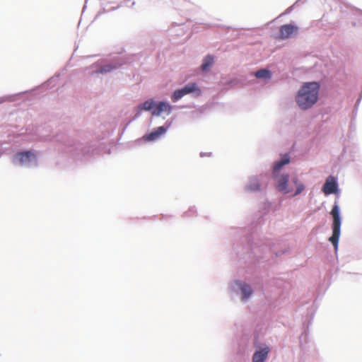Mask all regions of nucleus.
Here are the masks:
<instances>
[{"instance_id": "nucleus-1", "label": "nucleus", "mask_w": 362, "mask_h": 362, "mask_svg": "<svg viewBox=\"0 0 362 362\" xmlns=\"http://www.w3.org/2000/svg\"><path fill=\"white\" fill-rule=\"evenodd\" d=\"M320 84L317 82L305 83L298 91L296 101L302 110L313 107L318 99Z\"/></svg>"}, {"instance_id": "nucleus-2", "label": "nucleus", "mask_w": 362, "mask_h": 362, "mask_svg": "<svg viewBox=\"0 0 362 362\" xmlns=\"http://www.w3.org/2000/svg\"><path fill=\"white\" fill-rule=\"evenodd\" d=\"M290 160L287 156H285L281 158V160L277 162L274 166V174L275 179L276 180V189L283 192L285 194L290 193L293 191L291 187L288 186V174H282L277 175L276 173L280 170V169L285 165L289 163Z\"/></svg>"}, {"instance_id": "nucleus-3", "label": "nucleus", "mask_w": 362, "mask_h": 362, "mask_svg": "<svg viewBox=\"0 0 362 362\" xmlns=\"http://www.w3.org/2000/svg\"><path fill=\"white\" fill-rule=\"evenodd\" d=\"M331 215L333 218L332 223V235L329 240L337 248L338 242L340 236L341 218L339 216V209L338 204L335 203L331 211Z\"/></svg>"}, {"instance_id": "nucleus-4", "label": "nucleus", "mask_w": 362, "mask_h": 362, "mask_svg": "<svg viewBox=\"0 0 362 362\" xmlns=\"http://www.w3.org/2000/svg\"><path fill=\"white\" fill-rule=\"evenodd\" d=\"M298 28L294 25L285 24L279 28L278 40H286L297 34Z\"/></svg>"}, {"instance_id": "nucleus-5", "label": "nucleus", "mask_w": 362, "mask_h": 362, "mask_svg": "<svg viewBox=\"0 0 362 362\" xmlns=\"http://www.w3.org/2000/svg\"><path fill=\"white\" fill-rule=\"evenodd\" d=\"M337 185L334 177L329 176L323 185L322 191L325 194H333L337 191Z\"/></svg>"}, {"instance_id": "nucleus-6", "label": "nucleus", "mask_w": 362, "mask_h": 362, "mask_svg": "<svg viewBox=\"0 0 362 362\" xmlns=\"http://www.w3.org/2000/svg\"><path fill=\"white\" fill-rule=\"evenodd\" d=\"M168 127H159L155 129L150 134H145L143 138L146 141H155L160 137V135L165 134L167 131Z\"/></svg>"}, {"instance_id": "nucleus-7", "label": "nucleus", "mask_w": 362, "mask_h": 362, "mask_svg": "<svg viewBox=\"0 0 362 362\" xmlns=\"http://www.w3.org/2000/svg\"><path fill=\"white\" fill-rule=\"evenodd\" d=\"M171 106L165 102H159L156 105V108L152 111L153 116H159L162 112H165L170 114L171 112Z\"/></svg>"}, {"instance_id": "nucleus-8", "label": "nucleus", "mask_w": 362, "mask_h": 362, "mask_svg": "<svg viewBox=\"0 0 362 362\" xmlns=\"http://www.w3.org/2000/svg\"><path fill=\"white\" fill-rule=\"evenodd\" d=\"M269 352V349L268 347L255 352L252 356V362H264L267 358Z\"/></svg>"}, {"instance_id": "nucleus-9", "label": "nucleus", "mask_w": 362, "mask_h": 362, "mask_svg": "<svg viewBox=\"0 0 362 362\" xmlns=\"http://www.w3.org/2000/svg\"><path fill=\"white\" fill-rule=\"evenodd\" d=\"M16 157L18 158L21 164H25L33 159H35V154L30 151L20 152L16 155Z\"/></svg>"}, {"instance_id": "nucleus-10", "label": "nucleus", "mask_w": 362, "mask_h": 362, "mask_svg": "<svg viewBox=\"0 0 362 362\" xmlns=\"http://www.w3.org/2000/svg\"><path fill=\"white\" fill-rule=\"evenodd\" d=\"M214 64V57L211 55H207L203 60L202 64V69L203 71H207L209 67Z\"/></svg>"}, {"instance_id": "nucleus-11", "label": "nucleus", "mask_w": 362, "mask_h": 362, "mask_svg": "<svg viewBox=\"0 0 362 362\" xmlns=\"http://www.w3.org/2000/svg\"><path fill=\"white\" fill-rule=\"evenodd\" d=\"M184 90V94L187 95L195 91H198L200 93V90L197 88V86L195 83H190L186 85L185 87L182 88Z\"/></svg>"}, {"instance_id": "nucleus-12", "label": "nucleus", "mask_w": 362, "mask_h": 362, "mask_svg": "<svg viewBox=\"0 0 362 362\" xmlns=\"http://www.w3.org/2000/svg\"><path fill=\"white\" fill-rule=\"evenodd\" d=\"M184 90V94L187 95L195 91H198L200 93V90L197 88V86L195 83H190L186 85L185 87L182 88Z\"/></svg>"}, {"instance_id": "nucleus-13", "label": "nucleus", "mask_w": 362, "mask_h": 362, "mask_svg": "<svg viewBox=\"0 0 362 362\" xmlns=\"http://www.w3.org/2000/svg\"><path fill=\"white\" fill-rule=\"evenodd\" d=\"M155 106V103L153 101V100L151 99V100H148L146 101H145L144 103H143L142 104H141L139 107H138V109L139 111H141L143 110H151V109H153Z\"/></svg>"}, {"instance_id": "nucleus-14", "label": "nucleus", "mask_w": 362, "mask_h": 362, "mask_svg": "<svg viewBox=\"0 0 362 362\" xmlns=\"http://www.w3.org/2000/svg\"><path fill=\"white\" fill-rule=\"evenodd\" d=\"M255 76L257 78H270L271 72L267 69H260L255 73Z\"/></svg>"}, {"instance_id": "nucleus-15", "label": "nucleus", "mask_w": 362, "mask_h": 362, "mask_svg": "<svg viewBox=\"0 0 362 362\" xmlns=\"http://www.w3.org/2000/svg\"><path fill=\"white\" fill-rule=\"evenodd\" d=\"M241 291L243 293V299H247L251 296L252 293V288L247 284L242 285Z\"/></svg>"}, {"instance_id": "nucleus-16", "label": "nucleus", "mask_w": 362, "mask_h": 362, "mask_svg": "<svg viewBox=\"0 0 362 362\" xmlns=\"http://www.w3.org/2000/svg\"><path fill=\"white\" fill-rule=\"evenodd\" d=\"M292 182L296 186V190L293 196H296L304 190L305 186L303 184L299 183L297 178H293Z\"/></svg>"}, {"instance_id": "nucleus-17", "label": "nucleus", "mask_w": 362, "mask_h": 362, "mask_svg": "<svg viewBox=\"0 0 362 362\" xmlns=\"http://www.w3.org/2000/svg\"><path fill=\"white\" fill-rule=\"evenodd\" d=\"M184 95H185L184 94V90L182 88L181 89H178V90H176L175 91H174L172 97H171V99L173 102H176L177 100H179L180 99H181Z\"/></svg>"}, {"instance_id": "nucleus-18", "label": "nucleus", "mask_w": 362, "mask_h": 362, "mask_svg": "<svg viewBox=\"0 0 362 362\" xmlns=\"http://www.w3.org/2000/svg\"><path fill=\"white\" fill-rule=\"evenodd\" d=\"M114 69H116V66L106 65L103 66L98 72L101 74L107 73L112 71Z\"/></svg>"}]
</instances>
